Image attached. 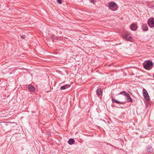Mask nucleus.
<instances>
[{
	"label": "nucleus",
	"instance_id": "1",
	"mask_svg": "<svg viewBox=\"0 0 154 154\" xmlns=\"http://www.w3.org/2000/svg\"><path fill=\"white\" fill-rule=\"evenodd\" d=\"M144 68L146 70H149L152 67L153 64L151 61L148 60L143 63Z\"/></svg>",
	"mask_w": 154,
	"mask_h": 154
},
{
	"label": "nucleus",
	"instance_id": "2",
	"mask_svg": "<svg viewBox=\"0 0 154 154\" xmlns=\"http://www.w3.org/2000/svg\"><path fill=\"white\" fill-rule=\"evenodd\" d=\"M147 23L150 27H154V18L149 19L147 21Z\"/></svg>",
	"mask_w": 154,
	"mask_h": 154
},
{
	"label": "nucleus",
	"instance_id": "3",
	"mask_svg": "<svg viewBox=\"0 0 154 154\" xmlns=\"http://www.w3.org/2000/svg\"><path fill=\"white\" fill-rule=\"evenodd\" d=\"M143 96L145 97V99H146L147 101L149 100V97L148 94L146 90L145 89H143Z\"/></svg>",
	"mask_w": 154,
	"mask_h": 154
},
{
	"label": "nucleus",
	"instance_id": "4",
	"mask_svg": "<svg viewBox=\"0 0 154 154\" xmlns=\"http://www.w3.org/2000/svg\"><path fill=\"white\" fill-rule=\"evenodd\" d=\"M117 7H118L117 5L114 2H111L109 4V9H111V8H116Z\"/></svg>",
	"mask_w": 154,
	"mask_h": 154
},
{
	"label": "nucleus",
	"instance_id": "5",
	"mask_svg": "<svg viewBox=\"0 0 154 154\" xmlns=\"http://www.w3.org/2000/svg\"><path fill=\"white\" fill-rule=\"evenodd\" d=\"M123 38L125 40L128 41H131L132 39V37L130 36L129 34H127L124 36Z\"/></svg>",
	"mask_w": 154,
	"mask_h": 154
},
{
	"label": "nucleus",
	"instance_id": "6",
	"mask_svg": "<svg viewBox=\"0 0 154 154\" xmlns=\"http://www.w3.org/2000/svg\"><path fill=\"white\" fill-rule=\"evenodd\" d=\"M28 88L29 90L33 92H34L35 91V88L33 86L31 85H29L28 86Z\"/></svg>",
	"mask_w": 154,
	"mask_h": 154
},
{
	"label": "nucleus",
	"instance_id": "7",
	"mask_svg": "<svg viewBox=\"0 0 154 154\" xmlns=\"http://www.w3.org/2000/svg\"><path fill=\"white\" fill-rule=\"evenodd\" d=\"M112 101L113 103H115L118 104H123L125 103V102H124L119 101L113 98L112 99Z\"/></svg>",
	"mask_w": 154,
	"mask_h": 154
},
{
	"label": "nucleus",
	"instance_id": "8",
	"mask_svg": "<svg viewBox=\"0 0 154 154\" xmlns=\"http://www.w3.org/2000/svg\"><path fill=\"white\" fill-rule=\"evenodd\" d=\"M70 86H71V85H69L68 84H66L60 87V89L61 90H64L67 88H69V87H70Z\"/></svg>",
	"mask_w": 154,
	"mask_h": 154
},
{
	"label": "nucleus",
	"instance_id": "9",
	"mask_svg": "<svg viewBox=\"0 0 154 154\" xmlns=\"http://www.w3.org/2000/svg\"><path fill=\"white\" fill-rule=\"evenodd\" d=\"M130 28L132 30H135L137 29L136 25L134 23L131 24L130 26Z\"/></svg>",
	"mask_w": 154,
	"mask_h": 154
},
{
	"label": "nucleus",
	"instance_id": "10",
	"mask_svg": "<svg viewBox=\"0 0 154 154\" xmlns=\"http://www.w3.org/2000/svg\"><path fill=\"white\" fill-rule=\"evenodd\" d=\"M147 151L148 152L152 153L153 151V149L152 147L150 146H148L146 148Z\"/></svg>",
	"mask_w": 154,
	"mask_h": 154
},
{
	"label": "nucleus",
	"instance_id": "11",
	"mask_svg": "<svg viewBox=\"0 0 154 154\" xmlns=\"http://www.w3.org/2000/svg\"><path fill=\"white\" fill-rule=\"evenodd\" d=\"M143 30L145 31H147L148 29V27L146 24H143L142 26Z\"/></svg>",
	"mask_w": 154,
	"mask_h": 154
},
{
	"label": "nucleus",
	"instance_id": "12",
	"mask_svg": "<svg viewBox=\"0 0 154 154\" xmlns=\"http://www.w3.org/2000/svg\"><path fill=\"white\" fill-rule=\"evenodd\" d=\"M49 38H51L52 40H53L54 41L55 40H57L58 38L57 37H55L54 35H53L49 36Z\"/></svg>",
	"mask_w": 154,
	"mask_h": 154
},
{
	"label": "nucleus",
	"instance_id": "13",
	"mask_svg": "<svg viewBox=\"0 0 154 154\" xmlns=\"http://www.w3.org/2000/svg\"><path fill=\"white\" fill-rule=\"evenodd\" d=\"M119 94H121L124 96H125V97L126 96H127L128 95V93L125 91H123L122 92H121L119 94H117V95H118Z\"/></svg>",
	"mask_w": 154,
	"mask_h": 154
},
{
	"label": "nucleus",
	"instance_id": "14",
	"mask_svg": "<svg viewBox=\"0 0 154 154\" xmlns=\"http://www.w3.org/2000/svg\"><path fill=\"white\" fill-rule=\"evenodd\" d=\"M126 97H127V98H126V100L127 101H128L129 102H132V99L130 97V96H129V94H128V95L127 96H126Z\"/></svg>",
	"mask_w": 154,
	"mask_h": 154
},
{
	"label": "nucleus",
	"instance_id": "15",
	"mask_svg": "<svg viewBox=\"0 0 154 154\" xmlns=\"http://www.w3.org/2000/svg\"><path fill=\"white\" fill-rule=\"evenodd\" d=\"M74 142L75 140L73 139L72 138H70L69 140L68 141V143L70 145H72L74 143Z\"/></svg>",
	"mask_w": 154,
	"mask_h": 154
},
{
	"label": "nucleus",
	"instance_id": "16",
	"mask_svg": "<svg viewBox=\"0 0 154 154\" xmlns=\"http://www.w3.org/2000/svg\"><path fill=\"white\" fill-rule=\"evenodd\" d=\"M96 91L97 94L99 95H101L102 93L101 90L100 88H98L97 90Z\"/></svg>",
	"mask_w": 154,
	"mask_h": 154
},
{
	"label": "nucleus",
	"instance_id": "17",
	"mask_svg": "<svg viewBox=\"0 0 154 154\" xmlns=\"http://www.w3.org/2000/svg\"><path fill=\"white\" fill-rule=\"evenodd\" d=\"M117 8L118 7H117L116 8H111V9H109L111 10L112 11H114L116 10L117 9Z\"/></svg>",
	"mask_w": 154,
	"mask_h": 154
},
{
	"label": "nucleus",
	"instance_id": "18",
	"mask_svg": "<svg viewBox=\"0 0 154 154\" xmlns=\"http://www.w3.org/2000/svg\"><path fill=\"white\" fill-rule=\"evenodd\" d=\"M57 2L60 4H61L62 3V0H57Z\"/></svg>",
	"mask_w": 154,
	"mask_h": 154
},
{
	"label": "nucleus",
	"instance_id": "19",
	"mask_svg": "<svg viewBox=\"0 0 154 154\" xmlns=\"http://www.w3.org/2000/svg\"><path fill=\"white\" fill-rule=\"evenodd\" d=\"M21 37V38H25L26 37V36L25 35H20V36Z\"/></svg>",
	"mask_w": 154,
	"mask_h": 154
},
{
	"label": "nucleus",
	"instance_id": "20",
	"mask_svg": "<svg viewBox=\"0 0 154 154\" xmlns=\"http://www.w3.org/2000/svg\"><path fill=\"white\" fill-rule=\"evenodd\" d=\"M91 3H94V0H91Z\"/></svg>",
	"mask_w": 154,
	"mask_h": 154
},
{
	"label": "nucleus",
	"instance_id": "21",
	"mask_svg": "<svg viewBox=\"0 0 154 154\" xmlns=\"http://www.w3.org/2000/svg\"><path fill=\"white\" fill-rule=\"evenodd\" d=\"M152 8L154 9V5L152 6Z\"/></svg>",
	"mask_w": 154,
	"mask_h": 154
},
{
	"label": "nucleus",
	"instance_id": "22",
	"mask_svg": "<svg viewBox=\"0 0 154 154\" xmlns=\"http://www.w3.org/2000/svg\"><path fill=\"white\" fill-rule=\"evenodd\" d=\"M153 65H154V63H153Z\"/></svg>",
	"mask_w": 154,
	"mask_h": 154
},
{
	"label": "nucleus",
	"instance_id": "23",
	"mask_svg": "<svg viewBox=\"0 0 154 154\" xmlns=\"http://www.w3.org/2000/svg\"><path fill=\"white\" fill-rule=\"evenodd\" d=\"M153 77H154V75H153Z\"/></svg>",
	"mask_w": 154,
	"mask_h": 154
}]
</instances>
